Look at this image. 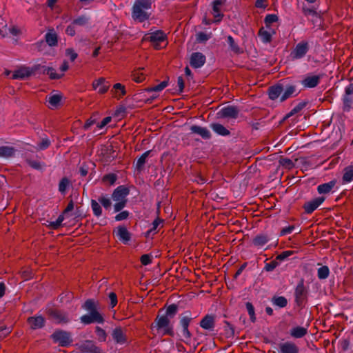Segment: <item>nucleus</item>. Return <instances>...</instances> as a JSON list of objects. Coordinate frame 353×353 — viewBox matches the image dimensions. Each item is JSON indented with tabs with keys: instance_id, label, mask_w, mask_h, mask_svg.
Returning a JSON list of instances; mask_svg holds the SVG:
<instances>
[{
	"instance_id": "nucleus-49",
	"label": "nucleus",
	"mask_w": 353,
	"mask_h": 353,
	"mask_svg": "<svg viewBox=\"0 0 353 353\" xmlns=\"http://www.w3.org/2000/svg\"><path fill=\"white\" fill-rule=\"evenodd\" d=\"M259 34L262 42L265 43H270L272 40V34L268 31L264 30L263 28L260 29Z\"/></svg>"
},
{
	"instance_id": "nucleus-22",
	"label": "nucleus",
	"mask_w": 353,
	"mask_h": 353,
	"mask_svg": "<svg viewBox=\"0 0 353 353\" xmlns=\"http://www.w3.org/2000/svg\"><path fill=\"white\" fill-rule=\"evenodd\" d=\"M284 90V85L282 83H277L272 85L268 89V96L271 100H276L282 95Z\"/></svg>"
},
{
	"instance_id": "nucleus-46",
	"label": "nucleus",
	"mask_w": 353,
	"mask_h": 353,
	"mask_svg": "<svg viewBox=\"0 0 353 353\" xmlns=\"http://www.w3.org/2000/svg\"><path fill=\"white\" fill-rule=\"evenodd\" d=\"M83 308L88 311L89 314H90V312H94L98 311L95 303L92 299H88L87 301H85L83 305Z\"/></svg>"
},
{
	"instance_id": "nucleus-35",
	"label": "nucleus",
	"mask_w": 353,
	"mask_h": 353,
	"mask_svg": "<svg viewBox=\"0 0 353 353\" xmlns=\"http://www.w3.org/2000/svg\"><path fill=\"white\" fill-rule=\"evenodd\" d=\"M150 152H151V150L145 151L137 160V162L135 163V168L139 172H141L143 170V169L144 168V165L146 161V159L150 155Z\"/></svg>"
},
{
	"instance_id": "nucleus-20",
	"label": "nucleus",
	"mask_w": 353,
	"mask_h": 353,
	"mask_svg": "<svg viewBox=\"0 0 353 353\" xmlns=\"http://www.w3.org/2000/svg\"><path fill=\"white\" fill-rule=\"evenodd\" d=\"M33 74L32 67H23L15 70L13 74L12 79H26Z\"/></svg>"
},
{
	"instance_id": "nucleus-40",
	"label": "nucleus",
	"mask_w": 353,
	"mask_h": 353,
	"mask_svg": "<svg viewBox=\"0 0 353 353\" xmlns=\"http://www.w3.org/2000/svg\"><path fill=\"white\" fill-rule=\"evenodd\" d=\"M90 205H91V209L92 210V212H93V214L97 216V217H99L102 215V212H103V210H102V208L100 205V203L94 199H91V201H90Z\"/></svg>"
},
{
	"instance_id": "nucleus-39",
	"label": "nucleus",
	"mask_w": 353,
	"mask_h": 353,
	"mask_svg": "<svg viewBox=\"0 0 353 353\" xmlns=\"http://www.w3.org/2000/svg\"><path fill=\"white\" fill-rule=\"evenodd\" d=\"M307 101H301L298 104H296L289 113H288L284 119H288L289 117L299 113L301 112L307 104Z\"/></svg>"
},
{
	"instance_id": "nucleus-42",
	"label": "nucleus",
	"mask_w": 353,
	"mask_h": 353,
	"mask_svg": "<svg viewBox=\"0 0 353 353\" xmlns=\"http://www.w3.org/2000/svg\"><path fill=\"white\" fill-rule=\"evenodd\" d=\"M330 269L328 266L323 265L317 270V276L319 279H326L330 274Z\"/></svg>"
},
{
	"instance_id": "nucleus-12",
	"label": "nucleus",
	"mask_w": 353,
	"mask_h": 353,
	"mask_svg": "<svg viewBox=\"0 0 353 353\" xmlns=\"http://www.w3.org/2000/svg\"><path fill=\"white\" fill-rule=\"evenodd\" d=\"M325 199V198L323 196H319L310 201L305 202L303 205L305 213L307 214H312L324 202Z\"/></svg>"
},
{
	"instance_id": "nucleus-37",
	"label": "nucleus",
	"mask_w": 353,
	"mask_h": 353,
	"mask_svg": "<svg viewBox=\"0 0 353 353\" xmlns=\"http://www.w3.org/2000/svg\"><path fill=\"white\" fill-rule=\"evenodd\" d=\"M342 101L343 111L346 112H350L353 104V96L343 94Z\"/></svg>"
},
{
	"instance_id": "nucleus-56",
	"label": "nucleus",
	"mask_w": 353,
	"mask_h": 353,
	"mask_svg": "<svg viewBox=\"0 0 353 353\" xmlns=\"http://www.w3.org/2000/svg\"><path fill=\"white\" fill-rule=\"evenodd\" d=\"M50 145V141L48 137L42 139L41 141L37 144V149L39 150H45Z\"/></svg>"
},
{
	"instance_id": "nucleus-23",
	"label": "nucleus",
	"mask_w": 353,
	"mask_h": 353,
	"mask_svg": "<svg viewBox=\"0 0 353 353\" xmlns=\"http://www.w3.org/2000/svg\"><path fill=\"white\" fill-rule=\"evenodd\" d=\"M44 41L50 47H54L58 45V35L54 29H50L44 36Z\"/></svg>"
},
{
	"instance_id": "nucleus-32",
	"label": "nucleus",
	"mask_w": 353,
	"mask_h": 353,
	"mask_svg": "<svg viewBox=\"0 0 353 353\" xmlns=\"http://www.w3.org/2000/svg\"><path fill=\"white\" fill-rule=\"evenodd\" d=\"M97 200L105 210L110 209L112 206V199L109 196V194H102L100 196L98 197Z\"/></svg>"
},
{
	"instance_id": "nucleus-59",
	"label": "nucleus",
	"mask_w": 353,
	"mask_h": 353,
	"mask_svg": "<svg viewBox=\"0 0 353 353\" xmlns=\"http://www.w3.org/2000/svg\"><path fill=\"white\" fill-rule=\"evenodd\" d=\"M115 203L113 205L114 212H119L126 206L127 201H114Z\"/></svg>"
},
{
	"instance_id": "nucleus-24",
	"label": "nucleus",
	"mask_w": 353,
	"mask_h": 353,
	"mask_svg": "<svg viewBox=\"0 0 353 353\" xmlns=\"http://www.w3.org/2000/svg\"><path fill=\"white\" fill-rule=\"evenodd\" d=\"M190 131L192 133L199 134L203 139H210L211 138L210 132L205 127L193 125L190 127Z\"/></svg>"
},
{
	"instance_id": "nucleus-18",
	"label": "nucleus",
	"mask_w": 353,
	"mask_h": 353,
	"mask_svg": "<svg viewBox=\"0 0 353 353\" xmlns=\"http://www.w3.org/2000/svg\"><path fill=\"white\" fill-rule=\"evenodd\" d=\"M279 347V353H299V347L292 341L281 343Z\"/></svg>"
},
{
	"instance_id": "nucleus-16",
	"label": "nucleus",
	"mask_w": 353,
	"mask_h": 353,
	"mask_svg": "<svg viewBox=\"0 0 353 353\" xmlns=\"http://www.w3.org/2000/svg\"><path fill=\"white\" fill-rule=\"evenodd\" d=\"M27 321L29 323L30 328L32 330H38L43 328L45 326L46 323V320L44 317L41 315L38 314L28 317Z\"/></svg>"
},
{
	"instance_id": "nucleus-34",
	"label": "nucleus",
	"mask_w": 353,
	"mask_h": 353,
	"mask_svg": "<svg viewBox=\"0 0 353 353\" xmlns=\"http://www.w3.org/2000/svg\"><path fill=\"white\" fill-rule=\"evenodd\" d=\"M16 150L11 146H0V157L10 158L15 154Z\"/></svg>"
},
{
	"instance_id": "nucleus-9",
	"label": "nucleus",
	"mask_w": 353,
	"mask_h": 353,
	"mask_svg": "<svg viewBox=\"0 0 353 353\" xmlns=\"http://www.w3.org/2000/svg\"><path fill=\"white\" fill-rule=\"evenodd\" d=\"M307 290L304 285V280L301 279L297 283L294 290L295 302L301 305L307 297Z\"/></svg>"
},
{
	"instance_id": "nucleus-6",
	"label": "nucleus",
	"mask_w": 353,
	"mask_h": 353,
	"mask_svg": "<svg viewBox=\"0 0 353 353\" xmlns=\"http://www.w3.org/2000/svg\"><path fill=\"white\" fill-rule=\"evenodd\" d=\"M310 45L307 41H301L298 43L293 50L290 52V57L292 60H299L303 59L308 52Z\"/></svg>"
},
{
	"instance_id": "nucleus-62",
	"label": "nucleus",
	"mask_w": 353,
	"mask_h": 353,
	"mask_svg": "<svg viewBox=\"0 0 353 353\" xmlns=\"http://www.w3.org/2000/svg\"><path fill=\"white\" fill-rule=\"evenodd\" d=\"M196 41L199 43H204L207 41L210 38V36L207 34L206 33L203 32H199L196 34Z\"/></svg>"
},
{
	"instance_id": "nucleus-36",
	"label": "nucleus",
	"mask_w": 353,
	"mask_h": 353,
	"mask_svg": "<svg viewBox=\"0 0 353 353\" xmlns=\"http://www.w3.org/2000/svg\"><path fill=\"white\" fill-rule=\"evenodd\" d=\"M342 181L343 184L353 181V165L345 168Z\"/></svg>"
},
{
	"instance_id": "nucleus-28",
	"label": "nucleus",
	"mask_w": 353,
	"mask_h": 353,
	"mask_svg": "<svg viewBox=\"0 0 353 353\" xmlns=\"http://www.w3.org/2000/svg\"><path fill=\"white\" fill-rule=\"evenodd\" d=\"M307 334V327L296 326L290 330V336L294 339H301Z\"/></svg>"
},
{
	"instance_id": "nucleus-17",
	"label": "nucleus",
	"mask_w": 353,
	"mask_h": 353,
	"mask_svg": "<svg viewBox=\"0 0 353 353\" xmlns=\"http://www.w3.org/2000/svg\"><path fill=\"white\" fill-rule=\"evenodd\" d=\"M92 88L94 90H98L99 94H105L110 88V83L105 78L101 77L93 81Z\"/></svg>"
},
{
	"instance_id": "nucleus-51",
	"label": "nucleus",
	"mask_w": 353,
	"mask_h": 353,
	"mask_svg": "<svg viewBox=\"0 0 353 353\" xmlns=\"http://www.w3.org/2000/svg\"><path fill=\"white\" fill-rule=\"evenodd\" d=\"M279 20V17L275 14H268L264 19V23L266 27H269L272 23L276 22Z\"/></svg>"
},
{
	"instance_id": "nucleus-4",
	"label": "nucleus",
	"mask_w": 353,
	"mask_h": 353,
	"mask_svg": "<svg viewBox=\"0 0 353 353\" xmlns=\"http://www.w3.org/2000/svg\"><path fill=\"white\" fill-rule=\"evenodd\" d=\"M50 338L54 343H58L61 347H68L73 341L71 333L63 330H56L51 334Z\"/></svg>"
},
{
	"instance_id": "nucleus-27",
	"label": "nucleus",
	"mask_w": 353,
	"mask_h": 353,
	"mask_svg": "<svg viewBox=\"0 0 353 353\" xmlns=\"http://www.w3.org/2000/svg\"><path fill=\"white\" fill-rule=\"evenodd\" d=\"M210 127L214 132L219 136L226 137L230 134V132L221 123H212Z\"/></svg>"
},
{
	"instance_id": "nucleus-29",
	"label": "nucleus",
	"mask_w": 353,
	"mask_h": 353,
	"mask_svg": "<svg viewBox=\"0 0 353 353\" xmlns=\"http://www.w3.org/2000/svg\"><path fill=\"white\" fill-rule=\"evenodd\" d=\"M296 92V86L292 84H286L284 85V90L281 96L279 101L283 102L293 96V94Z\"/></svg>"
},
{
	"instance_id": "nucleus-26",
	"label": "nucleus",
	"mask_w": 353,
	"mask_h": 353,
	"mask_svg": "<svg viewBox=\"0 0 353 353\" xmlns=\"http://www.w3.org/2000/svg\"><path fill=\"white\" fill-rule=\"evenodd\" d=\"M200 326L206 330H213L214 327V319L212 315H205L199 323Z\"/></svg>"
},
{
	"instance_id": "nucleus-30",
	"label": "nucleus",
	"mask_w": 353,
	"mask_h": 353,
	"mask_svg": "<svg viewBox=\"0 0 353 353\" xmlns=\"http://www.w3.org/2000/svg\"><path fill=\"white\" fill-rule=\"evenodd\" d=\"M336 185V181L332 180L327 183L320 184L317 186L319 194H328Z\"/></svg>"
},
{
	"instance_id": "nucleus-21",
	"label": "nucleus",
	"mask_w": 353,
	"mask_h": 353,
	"mask_svg": "<svg viewBox=\"0 0 353 353\" xmlns=\"http://www.w3.org/2000/svg\"><path fill=\"white\" fill-rule=\"evenodd\" d=\"M114 341L119 345H123L127 342V337L121 327H115L112 332Z\"/></svg>"
},
{
	"instance_id": "nucleus-31",
	"label": "nucleus",
	"mask_w": 353,
	"mask_h": 353,
	"mask_svg": "<svg viewBox=\"0 0 353 353\" xmlns=\"http://www.w3.org/2000/svg\"><path fill=\"white\" fill-rule=\"evenodd\" d=\"M213 15L214 18L217 19L216 21H220L223 14L221 13L220 6L223 4V0H214L212 3Z\"/></svg>"
},
{
	"instance_id": "nucleus-61",
	"label": "nucleus",
	"mask_w": 353,
	"mask_h": 353,
	"mask_svg": "<svg viewBox=\"0 0 353 353\" xmlns=\"http://www.w3.org/2000/svg\"><path fill=\"white\" fill-rule=\"evenodd\" d=\"M72 298V294L70 292H66L61 293L59 296V300L60 303H63L64 301L68 302Z\"/></svg>"
},
{
	"instance_id": "nucleus-63",
	"label": "nucleus",
	"mask_w": 353,
	"mask_h": 353,
	"mask_svg": "<svg viewBox=\"0 0 353 353\" xmlns=\"http://www.w3.org/2000/svg\"><path fill=\"white\" fill-rule=\"evenodd\" d=\"M65 55L71 61H74L78 57L77 53L72 48H67L65 50Z\"/></svg>"
},
{
	"instance_id": "nucleus-58",
	"label": "nucleus",
	"mask_w": 353,
	"mask_h": 353,
	"mask_svg": "<svg viewBox=\"0 0 353 353\" xmlns=\"http://www.w3.org/2000/svg\"><path fill=\"white\" fill-rule=\"evenodd\" d=\"M293 254L294 251L292 250L283 251L281 254H278L276 259L278 261H283L286 260L289 256H292Z\"/></svg>"
},
{
	"instance_id": "nucleus-19",
	"label": "nucleus",
	"mask_w": 353,
	"mask_h": 353,
	"mask_svg": "<svg viewBox=\"0 0 353 353\" xmlns=\"http://www.w3.org/2000/svg\"><path fill=\"white\" fill-rule=\"evenodd\" d=\"M270 235L266 233H259L256 234L252 241V244L258 248H263L270 241Z\"/></svg>"
},
{
	"instance_id": "nucleus-41",
	"label": "nucleus",
	"mask_w": 353,
	"mask_h": 353,
	"mask_svg": "<svg viewBox=\"0 0 353 353\" xmlns=\"http://www.w3.org/2000/svg\"><path fill=\"white\" fill-rule=\"evenodd\" d=\"M89 17H87L86 15H80L79 17H77L76 19H74L72 23H73V25L76 26H81V27H83V26H86L88 22H89Z\"/></svg>"
},
{
	"instance_id": "nucleus-55",
	"label": "nucleus",
	"mask_w": 353,
	"mask_h": 353,
	"mask_svg": "<svg viewBox=\"0 0 353 353\" xmlns=\"http://www.w3.org/2000/svg\"><path fill=\"white\" fill-rule=\"evenodd\" d=\"M279 265V262L276 260V259H275L270 263H266L263 270L266 272H272Z\"/></svg>"
},
{
	"instance_id": "nucleus-15",
	"label": "nucleus",
	"mask_w": 353,
	"mask_h": 353,
	"mask_svg": "<svg viewBox=\"0 0 353 353\" xmlns=\"http://www.w3.org/2000/svg\"><path fill=\"white\" fill-rule=\"evenodd\" d=\"M205 56L201 52H193L190 57V63L194 68H200L205 64Z\"/></svg>"
},
{
	"instance_id": "nucleus-53",
	"label": "nucleus",
	"mask_w": 353,
	"mask_h": 353,
	"mask_svg": "<svg viewBox=\"0 0 353 353\" xmlns=\"http://www.w3.org/2000/svg\"><path fill=\"white\" fill-rule=\"evenodd\" d=\"M46 74L48 75L51 79H59L63 76V74L57 73L55 69L52 67L48 68Z\"/></svg>"
},
{
	"instance_id": "nucleus-45",
	"label": "nucleus",
	"mask_w": 353,
	"mask_h": 353,
	"mask_svg": "<svg viewBox=\"0 0 353 353\" xmlns=\"http://www.w3.org/2000/svg\"><path fill=\"white\" fill-rule=\"evenodd\" d=\"M95 333L99 342H105L106 341L108 334L103 328L99 326H96Z\"/></svg>"
},
{
	"instance_id": "nucleus-43",
	"label": "nucleus",
	"mask_w": 353,
	"mask_h": 353,
	"mask_svg": "<svg viewBox=\"0 0 353 353\" xmlns=\"http://www.w3.org/2000/svg\"><path fill=\"white\" fill-rule=\"evenodd\" d=\"M227 43L232 51H233L235 53L241 52L238 44L235 42L234 38L231 35H228L227 37Z\"/></svg>"
},
{
	"instance_id": "nucleus-64",
	"label": "nucleus",
	"mask_w": 353,
	"mask_h": 353,
	"mask_svg": "<svg viewBox=\"0 0 353 353\" xmlns=\"http://www.w3.org/2000/svg\"><path fill=\"white\" fill-rule=\"evenodd\" d=\"M294 229V225H288L287 227L283 228L280 231L279 236H283L290 234L293 232Z\"/></svg>"
},
{
	"instance_id": "nucleus-10",
	"label": "nucleus",
	"mask_w": 353,
	"mask_h": 353,
	"mask_svg": "<svg viewBox=\"0 0 353 353\" xmlns=\"http://www.w3.org/2000/svg\"><path fill=\"white\" fill-rule=\"evenodd\" d=\"M239 110L237 107L234 105H228L222 108L218 112L217 116L219 118L222 119H235L238 117Z\"/></svg>"
},
{
	"instance_id": "nucleus-11",
	"label": "nucleus",
	"mask_w": 353,
	"mask_h": 353,
	"mask_svg": "<svg viewBox=\"0 0 353 353\" xmlns=\"http://www.w3.org/2000/svg\"><path fill=\"white\" fill-rule=\"evenodd\" d=\"M321 79V75H312L308 74L300 81V83L304 88H314L319 84Z\"/></svg>"
},
{
	"instance_id": "nucleus-60",
	"label": "nucleus",
	"mask_w": 353,
	"mask_h": 353,
	"mask_svg": "<svg viewBox=\"0 0 353 353\" xmlns=\"http://www.w3.org/2000/svg\"><path fill=\"white\" fill-rule=\"evenodd\" d=\"M163 221L162 219H159V218H156L152 223V227L147 232V234H149L150 233H152V234H155L156 233V230L158 228V226L160 225V223H161Z\"/></svg>"
},
{
	"instance_id": "nucleus-33",
	"label": "nucleus",
	"mask_w": 353,
	"mask_h": 353,
	"mask_svg": "<svg viewBox=\"0 0 353 353\" xmlns=\"http://www.w3.org/2000/svg\"><path fill=\"white\" fill-rule=\"evenodd\" d=\"M271 303L279 308H283L288 305V299L285 296L275 295L271 299Z\"/></svg>"
},
{
	"instance_id": "nucleus-38",
	"label": "nucleus",
	"mask_w": 353,
	"mask_h": 353,
	"mask_svg": "<svg viewBox=\"0 0 353 353\" xmlns=\"http://www.w3.org/2000/svg\"><path fill=\"white\" fill-rule=\"evenodd\" d=\"M70 185L71 182L70 179L68 177L64 176L60 180L59 183L58 190L61 194L65 195L67 190L70 188Z\"/></svg>"
},
{
	"instance_id": "nucleus-48",
	"label": "nucleus",
	"mask_w": 353,
	"mask_h": 353,
	"mask_svg": "<svg viewBox=\"0 0 353 353\" xmlns=\"http://www.w3.org/2000/svg\"><path fill=\"white\" fill-rule=\"evenodd\" d=\"M61 96L59 94H53L49 97L48 102L51 108H57L60 104Z\"/></svg>"
},
{
	"instance_id": "nucleus-47",
	"label": "nucleus",
	"mask_w": 353,
	"mask_h": 353,
	"mask_svg": "<svg viewBox=\"0 0 353 353\" xmlns=\"http://www.w3.org/2000/svg\"><path fill=\"white\" fill-rule=\"evenodd\" d=\"M245 307L248 311V313L250 316V319L252 323H254L256 320L254 307L250 302L245 303Z\"/></svg>"
},
{
	"instance_id": "nucleus-44",
	"label": "nucleus",
	"mask_w": 353,
	"mask_h": 353,
	"mask_svg": "<svg viewBox=\"0 0 353 353\" xmlns=\"http://www.w3.org/2000/svg\"><path fill=\"white\" fill-rule=\"evenodd\" d=\"M26 162L29 166L37 170H43V168L46 167L44 163H41L39 161L28 159Z\"/></svg>"
},
{
	"instance_id": "nucleus-5",
	"label": "nucleus",
	"mask_w": 353,
	"mask_h": 353,
	"mask_svg": "<svg viewBox=\"0 0 353 353\" xmlns=\"http://www.w3.org/2000/svg\"><path fill=\"white\" fill-rule=\"evenodd\" d=\"M46 312L49 317L53 319L57 324H65L70 321L67 312L54 308H48Z\"/></svg>"
},
{
	"instance_id": "nucleus-2",
	"label": "nucleus",
	"mask_w": 353,
	"mask_h": 353,
	"mask_svg": "<svg viewBox=\"0 0 353 353\" xmlns=\"http://www.w3.org/2000/svg\"><path fill=\"white\" fill-rule=\"evenodd\" d=\"M151 1L150 0H137L132 8V19L139 23L144 22L150 17V14L146 12L145 10L151 8Z\"/></svg>"
},
{
	"instance_id": "nucleus-13",
	"label": "nucleus",
	"mask_w": 353,
	"mask_h": 353,
	"mask_svg": "<svg viewBox=\"0 0 353 353\" xmlns=\"http://www.w3.org/2000/svg\"><path fill=\"white\" fill-rule=\"evenodd\" d=\"M130 194V190L125 185H119L115 188L111 195V198L114 201H127V196Z\"/></svg>"
},
{
	"instance_id": "nucleus-52",
	"label": "nucleus",
	"mask_w": 353,
	"mask_h": 353,
	"mask_svg": "<svg viewBox=\"0 0 353 353\" xmlns=\"http://www.w3.org/2000/svg\"><path fill=\"white\" fill-rule=\"evenodd\" d=\"M130 212L128 210H122L119 212V213L114 216L115 221H121L123 220H126L130 216Z\"/></svg>"
},
{
	"instance_id": "nucleus-8",
	"label": "nucleus",
	"mask_w": 353,
	"mask_h": 353,
	"mask_svg": "<svg viewBox=\"0 0 353 353\" xmlns=\"http://www.w3.org/2000/svg\"><path fill=\"white\" fill-rule=\"evenodd\" d=\"M81 322L84 325H90L91 323L103 324L105 319L102 314L99 312H90L88 314H84L80 317Z\"/></svg>"
},
{
	"instance_id": "nucleus-25",
	"label": "nucleus",
	"mask_w": 353,
	"mask_h": 353,
	"mask_svg": "<svg viewBox=\"0 0 353 353\" xmlns=\"http://www.w3.org/2000/svg\"><path fill=\"white\" fill-rule=\"evenodd\" d=\"M117 236L124 244H127L131 239L129 231L125 226H119L117 228Z\"/></svg>"
},
{
	"instance_id": "nucleus-3",
	"label": "nucleus",
	"mask_w": 353,
	"mask_h": 353,
	"mask_svg": "<svg viewBox=\"0 0 353 353\" xmlns=\"http://www.w3.org/2000/svg\"><path fill=\"white\" fill-rule=\"evenodd\" d=\"M194 319L190 310H185L179 316V327L181 328V335L184 339L183 341L187 342L192 337V334L189 330V325L191 321Z\"/></svg>"
},
{
	"instance_id": "nucleus-7",
	"label": "nucleus",
	"mask_w": 353,
	"mask_h": 353,
	"mask_svg": "<svg viewBox=\"0 0 353 353\" xmlns=\"http://www.w3.org/2000/svg\"><path fill=\"white\" fill-rule=\"evenodd\" d=\"M79 350L81 353H105L92 340H85L79 345Z\"/></svg>"
},
{
	"instance_id": "nucleus-50",
	"label": "nucleus",
	"mask_w": 353,
	"mask_h": 353,
	"mask_svg": "<svg viewBox=\"0 0 353 353\" xmlns=\"http://www.w3.org/2000/svg\"><path fill=\"white\" fill-rule=\"evenodd\" d=\"M33 74L37 73V74H46V72L48 70V68H49L48 66H46L41 64H35L32 66Z\"/></svg>"
},
{
	"instance_id": "nucleus-1",
	"label": "nucleus",
	"mask_w": 353,
	"mask_h": 353,
	"mask_svg": "<svg viewBox=\"0 0 353 353\" xmlns=\"http://www.w3.org/2000/svg\"><path fill=\"white\" fill-rule=\"evenodd\" d=\"M179 307L176 304L172 303L166 307L165 313L160 315L157 314L154 323L151 325V330H156L161 332L162 335H168L174 336L173 325L170 322V319L175 316L177 314Z\"/></svg>"
},
{
	"instance_id": "nucleus-57",
	"label": "nucleus",
	"mask_w": 353,
	"mask_h": 353,
	"mask_svg": "<svg viewBox=\"0 0 353 353\" xmlns=\"http://www.w3.org/2000/svg\"><path fill=\"white\" fill-rule=\"evenodd\" d=\"M302 11L305 16L318 17V13L314 8H308L305 6L302 7Z\"/></svg>"
},
{
	"instance_id": "nucleus-14",
	"label": "nucleus",
	"mask_w": 353,
	"mask_h": 353,
	"mask_svg": "<svg viewBox=\"0 0 353 353\" xmlns=\"http://www.w3.org/2000/svg\"><path fill=\"white\" fill-rule=\"evenodd\" d=\"M167 36L162 30H157L149 34V36L146 37V39L150 42L154 43L155 48L158 49L159 43L166 40Z\"/></svg>"
},
{
	"instance_id": "nucleus-54",
	"label": "nucleus",
	"mask_w": 353,
	"mask_h": 353,
	"mask_svg": "<svg viewBox=\"0 0 353 353\" xmlns=\"http://www.w3.org/2000/svg\"><path fill=\"white\" fill-rule=\"evenodd\" d=\"M117 179V176L114 173H109L103 176V181L108 182L110 185H114Z\"/></svg>"
}]
</instances>
